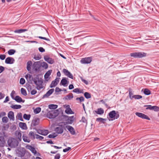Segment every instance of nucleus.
<instances>
[{"instance_id":"obj_1","label":"nucleus","mask_w":159,"mask_h":159,"mask_svg":"<svg viewBox=\"0 0 159 159\" xmlns=\"http://www.w3.org/2000/svg\"><path fill=\"white\" fill-rule=\"evenodd\" d=\"M7 144L8 146L11 148H15L18 146L19 142L16 139L10 138L7 141Z\"/></svg>"},{"instance_id":"obj_2","label":"nucleus","mask_w":159,"mask_h":159,"mask_svg":"<svg viewBox=\"0 0 159 159\" xmlns=\"http://www.w3.org/2000/svg\"><path fill=\"white\" fill-rule=\"evenodd\" d=\"M130 56L134 58H142L147 56V54L143 52H135L130 53Z\"/></svg>"},{"instance_id":"obj_52","label":"nucleus","mask_w":159,"mask_h":159,"mask_svg":"<svg viewBox=\"0 0 159 159\" xmlns=\"http://www.w3.org/2000/svg\"><path fill=\"white\" fill-rule=\"evenodd\" d=\"M152 110H153L155 111H159V107L156 106H152Z\"/></svg>"},{"instance_id":"obj_44","label":"nucleus","mask_w":159,"mask_h":159,"mask_svg":"<svg viewBox=\"0 0 159 159\" xmlns=\"http://www.w3.org/2000/svg\"><path fill=\"white\" fill-rule=\"evenodd\" d=\"M92 60H80V62L83 64L90 63Z\"/></svg>"},{"instance_id":"obj_50","label":"nucleus","mask_w":159,"mask_h":159,"mask_svg":"<svg viewBox=\"0 0 159 159\" xmlns=\"http://www.w3.org/2000/svg\"><path fill=\"white\" fill-rule=\"evenodd\" d=\"M133 97L134 98L137 99H140L142 98V96L138 95H133Z\"/></svg>"},{"instance_id":"obj_47","label":"nucleus","mask_w":159,"mask_h":159,"mask_svg":"<svg viewBox=\"0 0 159 159\" xmlns=\"http://www.w3.org/2000/svg\"><path fill=\"white\" fill-rule=\"evenodd\" d=\"M2 120L3 122L6 123L8 121V118L6 116H4L2 118Z\"/></svg>"},{"instance_id":"obj_3","label":"nucleus","mask_w":159,"mask_h":159,"mask_svg":"<svg viewBox=\"0 0 159 159\" xmlns=\"http://www.w3.org/2000/svg\"><path fill=\"white\" fill-rule=\"evenodd\" d=\"M58 112V110L51 111L47 113V116L49 119L54 118L57 116Z\"/></svg>"},{"instance_id":"obj_29","label":"nucleus","mask_w":159,"mask_h":159,"mask_svg":"<svg viewBox=\"0 0 159 159\" xmlns=\"http://www.w3.org/2000/svg\"><path fill=\"white\" fill-rule=\"evenodd\" d=\"M11 107L13 109H19L21 107V106L18 105H12Z\"/></svg>"},{"instance_id":"obj_46","label":"nucleus","mask_w":159,"mask_h":159,"mask_svg":"<svg viewBox=\"0 0 159 159\" xmlns=\"http://www.w3.org/2000/svg\"><path fill=\"white\" fill-rule=\"evenodd\" d=\"M16 51L14 49H10L8 52V53L9 55H12L14 54Z\"/></svg>"},{"instance_id":"obj_40","label":"nucleus","mask_w":159,"mask_h":159,"mask_svg":"<svg viewBox=\"0 0 159 159\" xmlns=\"http://www.w3.org/2000/svg\"><path fill=\"white\" fill-rule=\"evenodd\" d=\"M57 84V83L55 82L54 80L52 81L50 84V87L51 88H52L55 87Z\"/></svg>"},{"instance_id":"obj_18","label":"nucleus","mask_w":159,"mask_h":159,"mask_svg":"<svg viewBox=\"0 0 159 159\" xmlns=\"http://www.w3.org/2000/svg\"><path fill=\"white\" fill-rule=\"evenodd\" d=\"M52 72V70H49L44 75V77L46 80H47L48 78L51 75V73Z\"/></svg>"},{"instance_id":"obj_45","label":"nucleus","mask_w":159,"mask_h":159,"mask_svg":"<svg viewBox=\"0 0 159 159\" xmlns=\"http://www.w3.org/2000/svg\"><path fill=\"white\" fill-rule=\"evenodd\" d=\"M57 136L55 133H53L52 134H50L48 135V137L49 138H54L56 137Z\"/></svg>"},{"instance_id":"obj_32","label":"nucleus","mask_w":159,"mask_h":159,"mask_svg":"<svg viewBox=\"0 0 159 159\" xmlns=\"http://www.w3.org/2000/svg\"><path fill=\"white\" fill-rule=\"evenodd\" d=\"M106 120V119H103L102 118H98L96 119L97 121L101 122L103 124L105 123Z\"/></svg>"},{"instance_id":"obj_42","label":"nucleus","mask_w":159,"mask_h":159,"mask_svg":"<svg viewBox=\"0 0 159 159\" xmlns=\"http://www.w3.org/2000/svg\"><path fill=\"white\" fill-rule=\"evenodd\" d=\"M41 67H42L43 68L46 69L48 68V64L45 62H43L42 63H41Z\"/></svg>"},{"instance_id":"obj_22","label":"nucleus","mask_w":159,"mask_h":159,"mask_svg":"<svg viewBox=\"0 0 159 159\" xmlns=\"http://www.w3.org/2000/svg\"><path fill=\"white\" fill-rule=\"evenodd\" d=\"M17 153L18 157H22L24 156L25 152L23 151L18 150Z\"/></svg>"},{"instance_id":"obj_31","label":"nucleus","mask_w":159,"mask_h":159,"mask_svg":"<svg viewBox=\"0 0 159 159\" xmlns=\"http://www.w3.org/2000/svg\"><path fill=\"white\" fill-rule=\"evenodd\" d=\"M58 106L55 104H50L48 105V108L50 109H55L57 108Z\"/></svg>"},{"instance_id":"obj_15","label":"nucleus","mask_w":159,"mask_h":159,"mask_svg":"<svg viewBox=\"0 0 159 159\" xmlns=\"http://www.w3.org/2000/svg\"><path fill=\"white\" fill-rule=\"evenodd\" d=\"M19 127L23 129L26 130L27 129L26 124L23 122H20L19 124Z\"/></svg>"},{"instance_id":"obj_8","label":"nucleus","mask_w":159,"mask_h":159,"mask_svg":"<svg viewBox=\"0 0 159 159\" xmlns=\"http://www.w3.org/2000/svg\"><path fill=\"white\" fill-rule=\"evenodd\" d=\"M55 131L57 134H61L63 132V128L62 125H60L59 127H57L54 129Z\"/></svg>"},{"instance_id":"obj_6","label":"nucleus","mask_w":159,"mask_h":159,"mask_svg":"<svg viewBox=\"0 0 159 159\" xmlns=\"http://www.w3.org/2000/svg\"><path fill=\"white\" fill-rule=\"evenodd\" d=\"M41 67V64L40 61L35 62L32 66L33 69L36 71L39 72L40 71Z\"/></svg>"},{"instance_id":"obj_61","label":"nucleus","mask_w":159,"mask_h":159,"mask_svg":"<svg viewBox=\"0 0 159 159\" xmlns=\"http://www.w3.org/2000/svg\"><path fill=\"white\" fill-rule=\"evenodd\" d=\"M15 92L13 90L11 92V97L13 99H14V95L15 94Z\"/></svg>"},{"instance_id":"obj_4","label":"nucleus","mask_w":159,"mask_h":159,"mask_svg":"<svg viewBox=\"0 0 159 159\" xmlns=\"http://www.w3.org/2000/svg\"><path fill=\"white\" fill-rule=\"evenodd\" d=\"M108 115L110 118H109V121L113 120L116 119H117L119 116V114L116 113V111L114 110L110 111Z\"/></svg>"},{"instance_id":"obj_63","label":"nucleus","mask_w":159,"mask_h":159,"mask_svg":"<svg viewBox=\"0 0 159 159\" xmlns=\"http://www.w3.org/2000/svg\"><path fill=\"white\" fill-rule=\"evenodd\" d=\"M60 157V154H57L55 156L54 159H59Z\"/></svg>"},{"instance_id":"obj_60","label":"nucleus","mask_w":159,"mask_h":159,"mask_svg":"<svg viewBox=\"0 0 159 159\" xmlns=\"http://www.w3.org/2000/svg\"><path fill=\"white\" fill-rule=\"evenodd\" d=\"M6 57V55L5 54H1L0 55V59L1 60H4Z\"/></svg>"},{"instance_id":"obj_21","label":"nucleus","mask_w":159,"mask_h":159,"mask_svg":"<svg viewBox=\"0 0 159 159\" xmlns=\"http://www.w3.org/2000/svg\"><path fill=\"white\" fill-rule=\"evenodd\" d=\"M74 120V116L69 117L68 118L67 124H71L73 123Z\"/></svg>"},{"instance_id":"obj_19","label":"nucleus","mask_w":159,"mask_h":159,"mask_svg":"<svg viewBox=\"0 0 159 159\" xmlns=\"http://www.w3.org/2000/svg\"><path fill=\"white\" fill-rule=\"evenodd\" d=\"M67 81L66 78H63L61 80L60 84H61L64 86H66Z\"/></svg>"},{"instance_id":"obj_11","label":"nucleus","mask_w":159,"mask_h":159,"mask_svg":"<svg viewBox=\"0 0 159 159\" xmlns=\"http://www.w3.org/2000/svg\"><path fill=\"white\" fill-rule=\"evenodd\" d=\"M37 132L40 134L45 136L48 134V130L47 129H39Z\"/></svg>"},{"instance_id":"obj_7","label":"nucleus","mask_w":159,"mask_h":159,"mask_svg":"<svg viewBox=\"0 0 159 159\" xmlns=\"http://www.w3.org/2000/svg\"><path fill=\"white\" fill-rule=\"evenodd\" d=\"M135 115L138 117L144 119H146L148 120H150V118L145 114L140 112H136Z\"/></svg>"},{"instance_id":"obj_62","label":"nucleus","mask_w":159,"mask_h":159,"mask_svg":"<svg viewBox=\"0 0 159 159\" xmlns=\"http://www.w3.org/2000/svg\"><path fill=\"white\" fill-rule=\"evenodd\" d=\"M44 60H52V58H50L48 55H45L44 57Z\"/></svg>"},{"instance_id":"obj_16","label":"nucleus","mask_w":159,"mask_h":159,"mask_svg":"<svg viewBox=\"0 0 159 159\" xmlns=\"http://www.w3.org/2000/svg\"><path fill=\"white\" fill-rule=\"evenodd\" d=\"M8 117L10 120H14V112L13 111H9L8 114Z\"/></svg>"},{"instance_id":"obj_26","label":"nucleus","mask_w":159,"mask_h":159,"mask_svg":"<svg viewBox=\"0 0 159 159\" xmlns=\"http://www.w3.org/2000/svg\"><path fill=\"white\" fill-rule=\"evenodd\" d=\"M16 118L18 120H20L21 121H23V119L22 117V114L20 112L17 114Z\"/></svg>"},{"instance_id":"obj_53","label":"nucleus","mask_w":159,"mask_h":159,"mask_svg":"<svg viewBox=\"0 0 159 159\" xmlns=\"http://www.w3.org/2000/svg\"><path fill=\"white\" fill-rule=\"evenodd\" d=\"M95 59L94 57L92 56L90 57H85V58H82L81 60H92V59Z\"/></svg>"},{"instance_id":"obj_64","label":"nucleus","mask_w":159,"mask_h":159,"mask_svg":"<svg viewBox=\"0 0 159 159\" xmlns=\"http://www.w3.org/2000/svg\"><path fill=\"white\" fill-rule=\"evenodd\" d=\"M30 93L31 95H34L37 93V91L35 89H33L31 91Z\"/></svg>"},{"instance_id":"obj_33","label":"nucleus","mask_w":159,"mask_h":159,"mask_svg":"<svg viewBox=\"0 0 159 159\" xmlns=\"http://www.w3.org/2000/svg\"><path fill=\"white\" fill-rule=\"evenodd\" d=\"M22 138L23 141L25 142L30 143V140L27 136H25L24 135L22 136Z\"/></svg>"},{"instance_id":"obj_41","label":"nucleus","mask_w":159,"mask_h":159,"mask_svg":"<svg viewBox=\"0 0 159 159\" xmlns=\"http://www.w3.org/2000/svg\"><path fill=\"white\" fill-rule=\"evenodd\" d=\"M41 110V108L40 107H37L34 110V112L35 114H38L39 113Z\"/></svg>"},{"instance_id":"obj_30","label":"nucleus","mask_w":159,"mask_h":159,"mask_svg":"<svg viewBox=\"0 0 159 159\" xmlns=\"http://www.w3.org/2000/svg\"><path fill=\"white\" fill-rule=\"evenodd\" d=\"M25 78L28 80L29 81H31L33 79L32 75L29 74L26 75Z\"/></svg>"},{"instance_id":"obj_10","label":"nucleus","mask_w":159,"mask_h":159,"mask_svg":"<svg viewBox=\"0 0 159 159\" xmlns=\"http://www.w3.org/2000/svg\"><path fill=\"white\" fill-rule=\"evenodd\" d=\"M66 128L70 132V133L72 135L75 134V129L73 127L70 125H66Z\"/></svg>"},{"instance_id":"obj_38","label":"nucleus","mask_w":159,"mask_h":159,"mask_svg":"<svg viewBox=\"0 0 159 159\" xmlns=\"http://www.w3.org/2000/svg\"><path fill=\"white\" fill-rule=\"evenodd\" d=\"M39 122L36 120H34L32 121L31 125L34 126H35L38 125Z\"/></svg>"},{"instance_id":"obj_55","label":"nucleus","mask_w":159,"mask_h":159,"mask_svg":"<svg viewBox=\"0 0 159 159\" xmlns=\"http://www.w3.org/2000/svg\"><path fill=\"white\" fill-rule=\"evenodd\" d=\"M15 60H5V62L8 64H11L14 63Z\"/></svg>"},{"instance_id":"obj_9","label":"nucleus","mask_w":159,"mask_h":159,"mask_svg":"<svg viewBox=\"0 0 159 159\" xmlns=\"http://www.w3.org/2000/svg\"><path fill=\"white\" fill-rule=\"evenodd\" d=\"M63 72L66 76L72 79H73V75L68 70L64 69H63Z\"/></svg>"},{"instance_id":"obj_35","label":"nucleus","mask_w":159,"mask_h":159,"mask_svg":"<svg viewBox=\"0 0 159 159\" xmlns=\"http://www.w3.org/2000/svg\"><path fill=\"white\" fill-rule=\"evenodd\" d=\"M144 93L146 95H149L151 94V91L147 89H144Z\"/></svg>"},{"instance_id":"obj_17","label":"nucleus","mask_w":159,"mask_h":159,"mask_svg":"<svg viewBox=\"0 0 159 159\" xmlns=\"http://www.w3.org/2000/svg\"><path fill=\"white\" fill-rule=\"evenodd\" d=\"M14 99L18 102H25V100H22L21 98L18 96H16Z\"/></svg>"},{"instance_id":"obj_56","label":"nucleus","mask_w":159,"mask_h":159,"mask_svg":"<svg viewBox=\"0 0 159 159\" xmlns=\"http://www.w3.org/2000/svg\"><path fill=\"white\" fill-rule=\"evenodd\" d=\"M36 138L37 139H39L40 140H42L43 139V136H41L40 135H39L38 134H36Z\"/></svg>"},{"instance_id":"obj_23","label":"nucleus","mask_w":159,"mask_h":159,"mask_svg":"<svg viewBox=\"0 0 159 159\" xmlns=\"http://www.w3.org/2000/svg\"><path fill=\"white\" fill-rule=\"evenodd\" d=\"M96 113L99 115H102L103 114L104 111L102 108H99L98 109L97 111H96Z\"/></svg>"},{"instance_id":"obj_36","label":"nucleus","mask_w":159,"mask_h":159,"mask_svg":"<svg viewBox=\"0 0 159 159\" xmlns=\"http://www.w3.org/2000/svg\"><path fill=\"white\" fill-rule=\"evenodd\" d=\"M29 137L32 139H35V136L34 133L32 131H30L28 134Z\"/></svg>"},{"instance_id":"obj_58","label":"nucleus","mask_w":159,"mask_h":159,"mask_svg":"<svg viewBox=\"0 0 159 159\" xmlns=\"http://www.w3.org/2000/svg\"><path fill=\"white\" fill-rule=\"evenodd\" d=\"M144 107H147L146 108V109L147 110L150 109V110H152V106L151 105H145Z\"/></svg>"},{"instance_id":"obj_28","label":"nucleus","mask_w":159,"mask_h":159,"mask_svg":"<svg viewBox=\"0 0 159 159\" xmlns=\"http://www.w3.org/2000/svg\"><path fill=\"white\" fill-rule=\"evenodd\" d=\"M73 98V95L72 93H71L66 95L65 97V98L67 100H70Z\"/></svg>"},{"instance_id":"obj_12","label":"nucleus","mask_w":159,"mask_h":159,"mask_svg":"<svg viewBox=\"0 0 159 159\" xmlns=\"http://www.w3.org/2000/svg\"><path fill=\"white\" fill-rule=\"evenodd\" d=\"M6 143L5 138L3 136H0V147H4Z\"/></svg>"},{"instance_id":"obj_39","label":"nucleus","mask_w":159,"mask_h":159,"mask_svg":"<svg viewBox=\"0 0 159 159\" xmlns=\"http://www.w3.org/2000/svg\"><path fill=\"white\" fill-rule=\"evenodd\" d=\"M84 96L86 98L89 99L91 98V94L89 93L86 92L84 93Z\"/></svg>"},{"instance_id":"obj_57","label":"nucleus","mask_w":159,"mask_h":159,"mask_svg":"<svg viewBox=\"0 0 159 159\" xmlns=\"http://www.w3.org/2000/svg\"><path fill=\"white\" fill-rule=\"evenodd\" d=\"M80 78L82 82H83L84 83L86 84H88V82L86 80H84L83 79V78L81 77H80Z\"/></svg>"},{"instance_id":"obj_37","label":"nucleus","mask_w":159,"mask_h":159,"mask_svg":"<svg viewBox=\"0 0 159 159\" xmlns=\"http://www.w3.org/2000/svg\"><path fill=\"white\" fill-rule=\"evenodd\" d=\"M21 93L25 96L27 95V92L25 89L23 88H21Z\"/></svg>"},{"instance_id":"obj_5","label":"nucleus","mask_w":159,"mask_h":159,"mask_svg":"<svg viewBox=\"0 0 159 159\" xmlns=\"http://www.w3.org/2000/svg\"><path fill=\"white\" fill-rule=\"evenodd\" d=\"M34 81L37 85L36 89L38 90H40L43 88V81L39 79H34Z\"/></svg>"},{"instance_id":"obj_49","label":"nucleus","mask_w":159,"mask_h":159,"mask_svg":"<svg viewBox=\"0 0 159 159\" xmlns=\"http://www.w3.org/2000/svg\"><path fill=\"white\" fill-rule=\"evenodd\" d=\"M73 92L75 93H82V92L81 91H80L79 90V89L78 88H76L74 89L73 91Z\"/></svg>"},{"instance_id":"obj_25","label":"nucleus","mask_w":159,"mask_h":159,"mask_svg":"<svg viewBox=\"0 0 159 159\" xmlns=\"http://www.w3.org/2000/svg\"><path fill=\"white\" fill-rule=\"evenodd\" d=\"M16 138L18 139L20 141L21 140V133L20 132H16Z\"/></svg>"},{"instance_id":"obj_59","label":"nucleus","mask_w":159,"mask_h":159,"mask_svg":"<svg viewBox=\"0 0 159 159\" xmlns=\"http://www.w3.org/2000/svg\"><path fill=\"white\" fill-rule=\"evenodd\" d=\"M37 37L39 38V39H43L47 41H49L50 40L48 38H47L44 37H43L42 36H38Z\"/></svg>"},{"instance_id":"obj_34","label":"nucleus","mask_w":159,"mask_h":159,"mask_svg":"<svg viewBox=\"0 0 159 159\" xmlns=\"http://www.w3.org/2000/svg\"><path fill=\"white\" fill-rule=\"evenodd\" d=\"M30 117L31 115L30 114L27 115L26 114H25L23 115L24 118L28 120H30Z\"/></svg>"},{"instance_id":"obj_51","label":"nucleus","mask_w":159,"mask_h":159,"mask_svg":"<svg viewBox=\"0 0 159 159\" xmlns=\"http://www.w3.org/2000/svg\"><path fill=\"white\" fill-rule=\"evenodd\" d=\"M34 58L35 60H40L41 58V57L40 55H35Z\"/></svg>"},{"instance_id":"obj_48","label":"nucleus","mask_w":159,"mask_h":159,"mask_svg":"<svg viewBox=\"0 0 159 159\" xmlns=\"http://www.w3.org/2000/svg\"><path fill=\"white\" fill-rule=\"evenodd\" d=\"M129 98L131 99H132L133 98H134L133 97V93H132V92L131 89H129Z\"/></svg>"},{"instance_id":"obj_13","label":"nucleus","mask_w":159,"mask_h":159,"mask_svg":"<svg viewBox=\"0 0 159 159\" xmlns=\"http://www.w3.org/2000/svg\"><path fill=\"white\" fill-rule=\"evenodd\" d=\"M54 91V89H52L48 90L43 96V98H48L49 96Z\"/></svg>"},{"instance_id":"obj_54","label":"nucleus","mask_w":159,"mask_h":159,"mask_svg":"<svg viewBox=\"0 0 159 159\" xmlns=\"http://www.w3.org/2000/svg\"><path fill=\"white\" fill-rule=\"evenodd\" d=\"M25 83V80L24 79L21 78L20 81V83L21 84H24Z\"/></svg>"},{"instance_id":"obj_20","label":"nucleus","mask_w":159,"mask_h":159,"mask_svg":"<svg viewBox=\"0 0 159 159\" xmlns=\"http://www.w3.org/2000/svg\"><path fill=\"white\" fill-rule=\"evenodd\" d=\"M32 61L30 60L27 64V69L28 71H30L31 70V66H32Z\"/></svg>"},{"instance_id":"obj_43","label":"nucleus","mask_w":159,"mask_h":159,"mask_svg":"<svg viewBox=\"0 0 159 159\" xmlns=\"http://www.w3.org/2000/svg\"><path fill=\"white\" fill-rule=\"evenodd\" d=\"M76 101H79L80 102H81L84 101V98L83 96H81L80 98H76Z\"/></svg>"},{"instance_id":"obj_14","label":"nucleus","mask_w":159,"mask_h":159,"mask_svg":"<svg viewBox=\"0 0 159 159\" xmlns=\"http://www.w3.org/2000/svg\"><path fill=\"white\" fill-rule=\"evenodd\" d=\"M65 111L66 113L67 114H74L73 112L72 111L70 107V106L69 105L66 106Z\"/></svg>"},{"instance_id":"obj_24","label":"nucleus","mask_w":159,"mask_h":159,"mask_svg":"<svg viewBox=\"0 0 159 159\" xmlns=\"http://www.w3.org/2000/svg\"><path fill=\"white\" fill-rule=\"evenodd\" d=\"M28 148L30 150L31 152L34 154H35L37 153V151L35 150V148L31 146H29Z\"/></svg>"},{"instance_id":"obj_27","label":"nucleus","mask_w":159,"mask_h":159,"mask_svg":"<svg viewBox=\"0 0 159 159\" xmlns=\"http://www.w3.org/2000/svg\"><path fill=\"white\" fill-rule=\"evenodd\" d=\"M27 31V30L26 29H19L15 30L14 31V33H21L23 32H24L26 31Z\"/></svg>"}]
</instances>
